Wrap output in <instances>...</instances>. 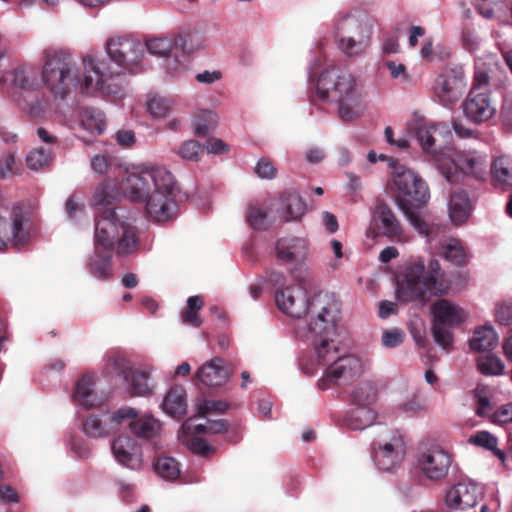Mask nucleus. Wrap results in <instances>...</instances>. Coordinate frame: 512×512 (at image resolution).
Here are the masks:
<instances>
[{
  "instance_id": "b1692460",
  "label": "nucleus",
  "mask_w": 512,
  "mask_h": 512,
  "mask_svg": "<svg viewBox=\"0 0 512 512\" xmlns=\"http://www.w3.org/2000/svg\"><path fill=\"white\" fill-rule=\"evenodd\" d=\"M472 207V201L465 190L457 189L450 193L448 212L453 224H464L471 215Z\"/></svg>"
},
{
  "instance_id": "72a5a7b5",
  "label": "nucleus",
  "mask_w": 512,
  "mask_h": 512,
  "mask_svg": "<svg viewBox=\"0 0 512 512\" xmlns=\"http://www.w3.org/2000/svg\"><path fill=\"white\" fill-rule=\"evenodd\" d=\"M116 244V254L119 257L137 252L139 249V239L136 227L126 222L120 237L116 240Z\"/></svg>"
},
{
  "instance_id": "1a4fd4ad",
  "label": "nucleus",
  "mask_w": 512,
  "mask_h": 512,
  "mask_svg": "<svg viewBox=\"0 0 512 512\" xmlns=\"http://www.w3.org/2000/svg\"><path fill=\"white\" fill-rule=\"evenodd\" d=\"M373 459L382 471H390L401 463L405 456V443L399 431H390L372 443Z\"/></svg>"
},
{
  "instance_id": "e433bc0d",
  "label": "nucleus",
  "mask_w": 512,
  "mask_h": 512,
  "mask_svg": "<svg viewBox=\"0 0 512 512\" xmlns=\"http://www.w3.org/2000/svg\"><path fill=\"white\" fill-rule=\"evenodd\" d=\"M491 175L497 185L503 189L512 187V158L501 156L491 164Z\"/></svg>"
},
{
  "instance_id": "f3484780",
  "label": "nucleus",
  "mask_w": 512,
  "mask_h": 512,
  "mask_svg": "<svg viewBox=\"0 0 512 512\" xmlns=\"http://www.w3.org/2000/svg\"><path fill=\"white\" fill-rule=\"evenodd\" d=\"M344 26L355 28L357 30V38L354 35L349 37L341 36L339 48L348 57L361 55L369 46L372 26L368 22L358 21L351 17L344 19L339 29H343Z\"/></svg>"
},
{
  "instance_id": "7c9ffc66",
  "label": "nucleus",
  "mask_w": 512,
  "mask_h": 512,
  "mask_svg": "<svg viewBox=\"0 0 512 512\" xmlns=\"http://www.w3.org/2000/svg\"><path fill=\"white\" fill-rule=\"evenodd\" d=\"M280 204L285 210V221L297 220L305 214L306 204L296 191H286L280 196Z\"/></svg>"
},
{
  "instance_id": "f03ea898",
  "label": "nucleus",
  "mask_w": 512,
  "mask_h": 512,
  "mask_svg": "<svg viewBox=\"0 0 512 512\" xmlns=\"http://www.w3.org/2000/svg\"><path fill=\"white\" fill-rule=\"evenodd\" d=\"M106 50L116 68L108 61L85 57L86 72L80 84L83 93L99 92L104 96H121L126 72L136 73L144 56L143 45L129 37L110 38L106 42Z\"/></svg>"
},
{
  "instance_id": "f8f14e48",
  "label": "nucleus",
  "mask_w": 512,
  "mask_h": 512,
  "mask_svg": "<svg viewBox=\"0 0 512 512\" xmlns=\"http://www.w3.org/2000/svg\"><path fill=\"white\" fill-rule=\"evenodd\" d=\"M437 167L441 175L449 183L460 182L466 173L481 179L485 175L486 160L479 155H467L463 159L462 167L450 158L439 159Z\"/></svg>"
},
{
  "instance_id": "f257e3e1",
  "label": "nucleus",
  "mask_w": 512,
  "mask_h": 512,
  "mask_svg": "<svg viewBox=\"0 0 512 512\" xmlns=\"http://www.w3.org/2000/svg\"><path fill=\"white\" fill-rule=\"evenodd\" d=\"M312 318L308 331L313 335V344L319 363L328 365L318 386L326 390L340 379H352L361 371V361L354 355L339 356L333 336L340 313V303L333 294L319 292L313 296L308 309Z\"/></svg>"
},
{
  "instance_id": "864d4df0",
  "label": "nucleus",
  "mask_w": 512,
  "mask_h": 512,
  "mask_svg": "<svg viewBox=\"0 0 512 512\" xmlns=\"http://www.w3.org/2000/svg\"><path fill=\"white\" fill-rule=\"evenodd\" d=\"M112 199H113V196L112 194L108 191V187L106 184H100L94 195H93V201L96 205L98 206H102V211L105 210L106 208H110L109 206L112 204Z\"/></svg>"
},
{
  "instance_id": "393cba45",
  "label": "nucleus",
  "mask_w": 512,
  "mask_h": 512,
  "mask_svg": "<svg viewBox=\"0 0 512 512\" xmlns=\"http://www.w3.org/2000/svg\"><path fill=\"white\" fill-rule=\"evenodd\" d=\"M197 378L206 386L217 387L223 385L228 379V371L224 367V360L219 357L213 358L199 368Z\"/></svg>"
},
{
  "instance_id": "49530a36",
  "label": "nucleus",
  "mask_w": 512,
  "mask_h": 512,
  "mask_svg": "<svg viewBox=\"0 0 512 512\" xmlns=\"http://www.w3.org/2000/svg\"><path fill=\"white\" fill-rule=\"evenodd\" d=\"M204 148L203 146L196 140H187L183 142L178 148V155L188 161L198 162L203 155Z\"/></svg>"
},
{
  "instance_id": "7ed1b4c3",
  "label": "nucleus",
  "mask_w": 512,
  "mask_h": 512,
  "mask_svg": "<svg viewBox=\"0 0 512 512\" xmlns=\"http://www.w3.org/2000/svg\"><path fill=\"white\" fill-rule=\"evenodd\" d=\"M124 194L134 202H146L147 215L165 222L176 212L178 186L174 176L163 167H151L132 173L122 184Z\"/></svg>"
},
{
  "instance_id": "aec40b11",
  "label": "nucleus",
  "mask_w": 512,
  "mask_h": 512,
  "mask_svg": "<svg viewBox=\"0 0 512 512\" xmlns=\"http://www.w3.org/2000/svg\"><path fill=\"white\" fill-rule=\"evenodd\" d=\"M480 496L481 490L477 485L458 483L448 490L445 502L452 510L466 512L476 506Z\"/></svg>"
},
{
  "instance_id": "8fccbe9b",
  "label": "nucleus",
  "mask_w": 512,
  "mask_h": 512,
  "mask_svg": "<svg viewBox=\"0 0 512 512\" xmlns=\"http://www.w3.org/2000/svg\"><path fill=\"white\" fill-rule=\"evenodd\" d=\"M247 221L256 230H266L269 226L266 212L255 206L249 207Z\"/></svg>"
},
{
  "instance_id": "4be33fe9",
  "label": "nucleus",
  "mask_w": 512,
  "mask_h": 512,
  "mask_svg": "<svg viewBox=\"0 0 512 512\" xmlns=\"http://www.w3.org/2000/svg\"><path fill=\"white\" fill-rule=\"evenodd\" d=\"M275 250L278 261L283 264H294L305 259L308 244L300 237H284L277 240Z\"/></svg>"
},
{
  "instance_id": "3c124183",
  "label": "nucleus",
  "mask_w": 512,
  "mask_h": 512,
  "mask_svg": "<svg viewBox=\"0 0 512 512\" xmlns=\"http://www.w3.org/2000/svg\"><path fill=\"white\" fill-rule=\"evenodd\" d=\"M147 109L153 117H164L170 110V102L166 98L154 96L148 100Z\"/></svg>"
},
{
  "instance_id": "09e8293b",
  "label": "nucleus",
  "mask_w": 512,
  "mask_h": 512,
  "mask_svg": "<svg viewBox=\"0 0 512 512\" xmlns=\"http://www.w3.org/2000/svg\"><path fill=\"white\" fill-rule=\"evenodd\" d=\"M138 416V412L131 407H123L113 413H109V422L111 424L113 433L118 430L126 420H134Z\"/></svg>"
},
{
  "instance_id": "de8ad7c7",
  "label": "nucleus",
  "mask_w": 512,
  "mask_h": 512,
  "mask_svg": "<svg viewBox=\"0 0 512 512\" xmlns=\"http://www.w3.org/2000/svg\"><path fill=\"white\" fill-rule=\"evenodd\" d=\"M229 408V404L222 400H204L198 404V416L207 417L210 414H223Z\"/></svg>"
},
{
  "instance_id": "680f3d73",
  "label": "nucleus",
  "mask_w": 512,
  "mask_h": 512,
  "mask_svg": "<svg viewBox=\"0 0 512 512\" xmlns=\"http://www.w3.org/2000/svg\"><path fill=\"white\" fill-rule=\"evenodd\" d=\"M475 412L479 417H487L490 420V416L493 413V407L488 397L479 396L477 398Z\"/></svg>"
},
{
  "instance_id": "a878e982",
  "label": "nucleus",
  "mask_w": 512,
  "mask_h": 512,
  "mask_svg": "<svg viewBox=\"0 0 512 512\" xmlns=\"http://www.w3.org/2000/svg\"><path fill=\"white\" fill-rule=\"evenodd\" d=\"M113 250L95 246L94 254L89 258L88 268L95 277L106 280L112 276Z\"/></svg>"
},
{
  "instance_id": "ddd939ff",
  "label": "nucleus",
  "mask_w": 512,
  "mask_h": 512,
  "mask_svg": "<svg viewBox=\"0 0 512 512\" xmlns=\"http://www.w3.org/2000/svg\"><path fill=\"white\" fill-rule=\"evenodd\" d=\"M26 214L22 207L14 206L11 211V222L0 217V250L8 244L14 247H22L30 240V231L24 225Z\"/></svg>"
},
{
  "instance_id": "6e6552de",
  "label": "nucleus",
  "mask_w": 512,
  "mask_h": 512,
  "mask_svg": "<svg viewBox=\"0 0 512 512\" xmlns=\"http://www.w3.org/2000/svg\"><path fill=\"white\" fill-rule=\"evenodd\" d=\"M431 313L433 338L444 350H449L454 339L452 329L462 324L466 315L460 307L447 299H439L433 303Z\"/></svg>"
},
{
  "instance_id": "58836bf2",
  "label": "nucleus",
  "mask_w": 512,
  "mask_h": 512,
  "mask_svg": "<svg viewBox=\"0 0 512 512\" xmlns=\"http://www.w3.org/2000/svg\"><path fill=\"white\" fill-rule=\"evenodd\" d=\"M377 391L374 384L362 382L351 393L352 403L359 406H369L376 401Z\"/></svg>"
},
{
  "instance_id": "6ab92c4d",
  "label": "nucleus",
  "mask_w": 512,
  "mask_h": 512,
  "mask_svg": "<svg viewBox=\"0 0 512 512\" xmlns=\"http://www.w3.org/2000/svg\"><path fill=\"white\" fill-rule=\"evenodd\" d=\"M462 108L466 118L477 124L489 120L496 112L490 95L485 91H479L477 88H472L469 91L462 103Z\"/></svg>"
},
{
  "instance_id": "052dcab7",
  "label": "nucleus",
  "mask_w": 512,
  "mask_h": 512,
  "mask_svg": "<svg viewBox=\"0 0 512 512\" xmlns=\"http://www.w3.org/2000/svg\"><path fill=\"white\" fill-rule=\"evenodd\" d=\"M384 65L390 71L391 77L394 79L402 78L404 81H409L410 77L406 72V66L402 63H396L394 61H386Z\"/></svg>"
},
{
  "instance_id": "a19ab883",
  "label": "nucleus",
  "mask_w": 512,
  "mask_h": 512,
  "mask_svg": "<svg viewBox=\"0 0 512 512\" xmlns=\"http://www.w3.org/2000/svg\"><path fill=\"white\" fill-rule=\"evenodd\" d=\"M51 162L52 150L49 148H35L26 156V165L31 170L47 167Z\"/></svg>"
},
{
  "instance_id": "cd10ccee",
  "label": "nucleus",
  "mask_w": 512,
  "mask_h": 512,
  "mask_svg": "<svg viewBox=\"0 0 512 512\" xmlns=\"http://www.w3.org/2000/svg\"><path fill=\"white\" fill-rule=\"evenodd\" d=\"M163 409L174 418H181L186 414V391L182 386L172 387L163 401Z\"/></svg>"
},
{
  "instance_id": "0e129e2a",
  "label": "nucleus",
  "mask_w": 512,
  "mask_h": 512,
  "mask_svg": "<svg viewBox=\"0 0 512 512\" xmlns=\"http://www.w3.org/2000/svg\"><path fill=\"white\" fill-rule=\"evenodd\" d=\"M109 165V159L105 155H95L91 159V167L97 174H105L109 168Z\"/></svg>"
},
{
  "instance_id": "69168bd1",
  "label": "nucleus",
  "mask_w": 512,
  "mask_h": 512,
  "mask_svg": "<svg viewBox=\"0 0 512 512\" xmlns=\"http://www.w3.org/2000/svg\"><path fill=\"white\" fill-rule=\"evenodd\" d=\"M209 434L225 433L229 429V423L226 419L212 420L208 418Z\"/></svg>"
},
{
  "instance_id": "c03bdc74",
  "label": "nucleus",
  "mask_w": 512,
  "mask_h": 512,
  "mask_svg": "<svg viewBox=\"0 0 512 512\" xmlns=\"http://www.w3.org/2000/svg\"><path fill=\"white\" fill-rule=\"evenodd\" d=\"M477 368L485 376H496L503 373L504 364L497 356L488 355L478 359Z\"/></svg>"
},
{
  "instance_id": "4c0bfd02",
  "label": "nucleus",
  "mask_w": 512,
  "mask_h": 512,
  "mask_svg": "<svg viewBox=\"0 0 512 512\" xmlns=\"http://www.w3.org/2000/svg\"><path fill=\"white\" fill-rule=\"evenodd\" d=\"M93 380L90 376L84 375L79 379L76 385V391L73 394L74 400L86 408L93 407L97 402V395L93 391Z\"/></svg>"
},
{
  "instance_id": "ea45409f",
  "label": "nucleus",
  "mask_w": 512,
  "mask_h": 512,
  "mask_svg": "<svg viewBox=\"0 0 512 512\" xmlns=\"http://www.w3.org/2000/svg\"><path fill=\"white\" fill-rule=\"evenodd\" d=\"M443 257L456 266H464L468 262V255L458 240H451L442 247Z\"/></svg>"
},
{
  "instance_id": "412c9836",
  "label": "nucleus",
  "mask_w": 512,
  "mask_h": 512,
  "mask_svg": "<svg viewBox=\"0 0 512 512\" xmlns=\"http://www.w3.org/2000/svg\"><path fill=\"white\" fill-rule=\"evenodd\" d=\"M111 449L115 459L121 465L133 470L141 466L142 451L134 438L120 435L113 440Z\"/></svg>"
},
{
  "instance_id": "bb28decb",
  "label": "nucleus",
  "mask_w": 512,
  "mask_h": 512,
  "mask_svg": "<svg viewBox=\"0 0 512 512\" xmlns=\"http://www.w3.org/2000/svg\"><path fill=\"white\" fill-rule=\"evenodd\" d=\"M147 50L157 56H169L173 50L186 51V36L176 35L174 38L159 37L146 42Z\"/></svg>"
},
{
  "instance_id": "c756f323",
  "label": "nucleus",
  "mask_w": 512,
  "mask_h": 512,
  "mask_svg": "<svg viewBox=\"0 0 512 512\" xmlns=\"http://www.w3.org/2000/svg\"><path fill=\"white\" fill-rule=\"evenodd\" d=\"M81 126L91 134L100 135L106 127L104 113L93 107H82L78 112Z\"/></svg>"
},
{
  "instance_id": "39448f33",
  "label": "nucleus",
  "mask_w": 512,
  "mask_h": 512,
  "mask_svg": "<svg viewBox=\"0 0 512 512\" xmlns=\"http://www.w3.org/2000/svg\"><path fill=\"white\" fill-rule=\"evenodd\" d=\"M450 288L451 283L437 260L429 262L427 271L424 264L418 262L407 269L405 281L398 289V298L404 302L426 304L432 297L448 294Z\"/></svg>"
},
{
  "instance_id": "9b49d317",
  "label": "nucleus",
  "mask_w": 512,
  "mask_h": 512,
  "mask_svg": "<svg viewBox=\"0 0 512 512\" xmlns=\"http://www.w3.org/2000/svg\"><path fill=\"white\" fill-rule=\"evenodd\" d=\"M416 138L423 151L432 156L441 154L452 139L450 128L445 123L422 122L416 126Z\"/></svg>"
},
{
  "instance_id": "a18cd8bd",
  "label": "nucleus",
  "mask_w": 512,
  "mask_h": 512,
  "mask_svg": "<svg viewBox=\"0 0 512 512\" xmlns=\"http://www.w3.org/2000/svg\"><path fill=\"white\" fill-rule=\"evenodd\" d=\"M193 125L196 135L206 136L215 128L216 115L212 111H203L195 117Z\"/></svg>"
},
{
  "instance_id": "c9c22d12",
  "label": "nucleus",
  "mask_w": 512,
  "mask_h": 512,
  "mask_svg": "<svg viewBox=\"0 0 512 512\" xmlns=\"http://www.w3.org/2000/svg\"><path fill=\"white\" fill-rule=\"evenodd\" d=\"M39 71L34 66L23 65L13 72V85L23 91H33L39 86Z\"/></svg>"
},
{
  "instance_id": "423d86ee",
  "label": "nucleus",
  "mask_w": 512,
  "mask_h": 512,
  "mask_svg": "<svg viewBox=\"0 0 512 512\" xmlns=\"http://www.w3.org/2000/svg\"><path fill=\"white\" fill-rule=\"evenodd\" d=\"M355 85V79L351 74L343 73L334 79L329 72H324L316 84L315 91L310 95V100L312 103L316 100L325 102L329 99L337 102L341 120L351 122L362 114L357 104Z\"/></svg>"
},
{
  "instance_id": "4468645a",
  "label": "nucleus",
  "mask_w": 512,
  "mask_h": 512,
  "mask_svg": "<svg viewBox=\"0 0 512 512\" xmlns=\"http://www.w3.org/2000/svg\"><path fill=\"white\" fill-rule=\"evenodd\" d=\"M125 224L114 208L101 211L95 222V246L114 250L116 240L120 237Z\"/></svg>"
},
{
  "instance_id": "f704fd0d",
  "label": "nucleus",
  "mask_w": 512,
  "mask_h": 512,
  "mask_svg": "<svg viewBox=\"0 0 512 512\" xmlns=\"http://www.w3.org/2000/svg\"><path fill=\"white\" fill-rule=\"evenodd\" d=\"M129 427L133 434L139 438L151 439L156 437L161 429L160 422L150 415L136 417L129 422Z\"/></svg>"
},
{
  "instance_id": "2eb2a0df",
  "label": "nucleus",
  "mask_w": 512,
  "mask_h": 512,
  "mask_svg": "<svg viewBox=\"0 0 512 512\" xmlns=\"http://www.w3.org/2000/svg\"><path fill=\"white\" fill-rule=\"evenodd\" d=\"M107 369H112L117 375L122 376L129 384L131 396L149 395L151 389L148 385V374L143 371L133 370L130 362L122 355H114L107 361Z\"/></svg>"
},
{
  "instance_id": "13d9d810",
  "label": "nucleus",
  "mask_w": 512,
  "mask_h": 512,
  "mask_svg": "<svg viewBox=\"0 0 512 512\" xmlns=\"http://www.w3.org/2000/svg\"><path fill=\"white\" fill-rule=\"evenodd\" d=\"M190 448L194 453L201 456H208L214 451V448L209 445L205 439L199 437H195L191 440Z\"/></svg>"
},
{
  "instance_id": "5701e85b",
  "label": "nucleus",
  "mask_w": 512,
  "mask_h": 512,
  "mask_svg": "<svg viewBox=\"0 0 512 512\" xmlns=\"http://www.w3.org/2000/svg\"><path fill=\"white\" fill-rule=\"evenodd\" d=\"M373 218L384 236L392 241L402 238V226L391 207L385 202H379L374 209Z\"/></svg>"
},
{
  "instance_id": "37998d69",
  "label": "nucleus",
  "mask_w": 512,
  "mask_h": 512,
  "mask_svg": "<svg viewBox=\"0 0 512 512\" xmlns=\"http://www.w3.org/2000/svg\"><path fill=\"white\" fill-rule=\"evenodd\" d=\"M470 442L483 447L489 451H493L494 454L500 458L504 459V452L497 449L498 440L488 431H478L475 435L470 438Z\"/></svg>"
},
{
  "instance_id": "c85d7f7f",
  "label": "nucleus",
  "mask_w": 512,
  "mask_h": 512,
  "mask_svg": "<svg viewBox=\"0 0 512 512\" xmlns=\"http://www.w3.org/2000/svg\"><path fill=\"white\" fill-rule=\"evenodd\" d=\"M112 423L109 422V412L91 414L83 423V431L89 437H105L113 433Z\"/></svg>"
},
{
  "instance_id": "0eeeda50",
  "label": "nucleus",
  "mask_w": 512,
  "mask_h": 512,
  "mask_svg": "<svg viewBox=\"0 0 512 512\" xmlns=\"http://www.w3.org/2000/svg\"><path fill=\"white\" fill-rule=\"evenodd\" d=\"M77 67L70 54L56 49L45 51L42 80L45 87L63 99L78 82Z\"/></svg>"
},
{
  "instance_id": "e2e57ef3",
  "label": "nucleus",
  "mask_w": 512,
  "mask_h": 512,
  "mask_svg": "<svg viewBox=\"0 0 512 512\" xmlns=\"http://www.w3.org/2000/svg\"><path fill=\"white\" fill-rule=\"evenodd\" d=\"M205 148L208 153L217 155L225 154L229 151V146L218 138L208 139Z\"/></svg>"
},
{
  "instance_id": "4d7b16f0",
  "label": "nucleus",
  "mask_w": 512,
  "mask_h": 512,
  "mask_svg": "<svg viewBox=\"0 0 512 512\" xmlns=\"http://www.w3.org/2000/svg\"><path fill=\"white\" fill-rule=\"evenodd\" d=\"M15 155L7 153L0 156V179H5L14 173Z\"/></svg>"
},
{
  "instance_id": "9d476101",
  "label": "nucleus",
  "mask_w": 512,
  "mask_h": 512,
  "mask_svg": "<svg viewBox=\"0 0 512 512\" xmlns=\"http://www.w3.org/2000/svg\"><path fill=\"white\" fill-rule=\"evenodd\" d=\"M466 77L462 66H447L437 76L433 85V92L443 105L456 103L466 90Z\"/></svg>"
},
{
  "instance_id": "79ce46f5",
  "label": "nucleus",
  "mask_w": 512,
  "mask_h": 512,
  "mask_svg": "<svg viewBox=\"0 0 512 512\" xmlns=\"http://www.w3.org/2000/svg\"><path fill=\"white\" fill-rule=\"evenodd\" d=\"M154 468L160 477L167 480H174L180 475L179 463L172 457H159Z\"/></svg>"
},
{
  "instance_id": "a211bd4d",
  "label": "nucleus",
  "mask_w": 512,
  "mask_h": 512,
  "mask_svg": "<svg viewBox=\"0 0 512 512\" xmlns=\"http://www.w3.org/2000/svg\"><path fill=\"white\" fill-rule=\"evenodd\" d=\"M452 463L449 452L439 446H433L421 454L418 459L422 473L432 481L444 479Z\"/></svg>"
},
{
  "instance_id": "20e7f679",
  "label": "nucleus",
  "mask_w": 512,
  "mask_h": 512,
  "mask_svg": "<svg viewBox=\"0 0 512 512\" xmlns=\"http://www.w3.org/2000/svg\"><path fill=\"white\" fill-rule=\"evenodd\" d=\"M393 183L398 207L416 231L428 235L429 225L423 215V207L430 199L427 183L415 171L401 165L395 167Z\"/></svg>"
},
{
  "instance_id": "dca6fc26",
  "label": "nucleus",
  "mask_w": 512,
  "mask_h": 512,
  "mask_svg": "<svg viewBox=\"0 0 512 512\" xmlns=\"http://www.w3.org/2000/svg\"><path fill=\"white\" fill-rule=\"evenodd\" d=\"M275 302L283 313L294 318H301L308 313L311 300L307 297V292L303 287L293 285L277 290Z\"/></svg>"
},
{
  "instance_id": "473e14b6",
  "label": "nucleus",
  "mask_w": 512,
  "mask_h": 512,
  "mask_svg": "<svg viewBox=\"0 0 512 512\" xmlns=\"http://www.w3.org/2000/svg\"><path fill=\"white\" fill-rule=\"evenodd\" d=\"M498 344V335L491 326H483L474 331L469 341L473 351L484 352L495 348Z\"/></svg>"
},
{
  "instance_id": "5fc2aeb1",
  "label": "nucleus",
  "mask_w": 512,
  "mask_h": 512,
  "mask_svg": "<svg viewBox=\"0 0 512 512\" xmlns=\"http://www.w3.org/2000/svg\"><path fill=\"white\" fill-rule=\"evenodd\" d=\"M255 173L263 179H272L277 174V169L274 167L273 163L267 158H261L256 167Z\"/></svg>"
},
{
  "instance_id": "6e6d98bb",
  "label": "nucleus",
  "mask_w": 512,
  "mask_h": 512,
  "mask_svg": "<svg viewBox=\"0 0 512 512\" xmlns=\"http://www.w3.org/2000/svg\"><path fill=\"white\" fill-rule=\"evenodd\" d=\"M404 341V334L399 329L384 331L382 335V342L388 348L397 347Z\"/></svg>"
},
{
  "instance_id": "2f4dec72",
  "label": "nucleus",
  "mask_w": 512,
  "mask_h": 512,
  "mask_svg": "<svg viewBox=\"0 0 512 512\" xmlns=\"http://www.w3.org/2000/svg\"><path fill=\"white\" fill-rule=\"evenodd\" d=\"M376 419L375 411L369 406H355L345 417V424L352 430H363Z\"/></svg>"
},
{
  "instance_id": "338daca9",
  "label": "nucleus",
  "mask_w": 512,
  "mask_h": 512,
  "mask_svg": "<svg viewBox=\"0 0 512 512\" xmlns=\"http://www.w3.org/2000/svg\"><path fill=\"white\" fill-rule=\"evenodd\" d=\"M322 220H323V224H324L326 230L329 233H335L338 230V228H339L338 220H337V217L333 213L324 211L322 213Z\"/></svg>"
},
{
  "instance_id": "774afa93",
  "label": "nucleus",
  "mask_w": 512,
  "mask_h": 512,
  "mask_svg": "<svg viewBox=\"0 0 512 512\" xmlns=\"http://www.w3.org/2000/svg\"><path fill=\"white\" fill-rule=\"evenodd\" d=\"M0 499L3 502H14L17 503L19 501L18 493L14 488L9 485L0 486Z\"/></svg>"
},
{
  "instance_id": "603ef678",
  "label": "nucleus",
  "mask_w": 512,
  "mask_h": 512,
  "mask_svg": "<svg viewBox=\"0 0 512 512\" xmlns=\"http://www.w3.org/2000/svg\"><path fill=\"white\" fill-rule=\"evenodd\" d=\"M490 422L504 425L512 423V402L501 405L490 416Z\"/></svg>"
},
{
  "instance_id": "bf43d9fd",
  "label": "nucleus",
  "mask_w": 512,
  "mask_h": 512,
  "mask_svg": "<svg viewBox=\"0 0 512 512\" xmlns=\"http://www.w3.org/2000/svg\"><path fill=\"white\" fill-rule=\"evenodd\" d=\"M496 321L501 325L512 324V304L499 305L495 313Z\"/></svg>"
}]
</instances>
